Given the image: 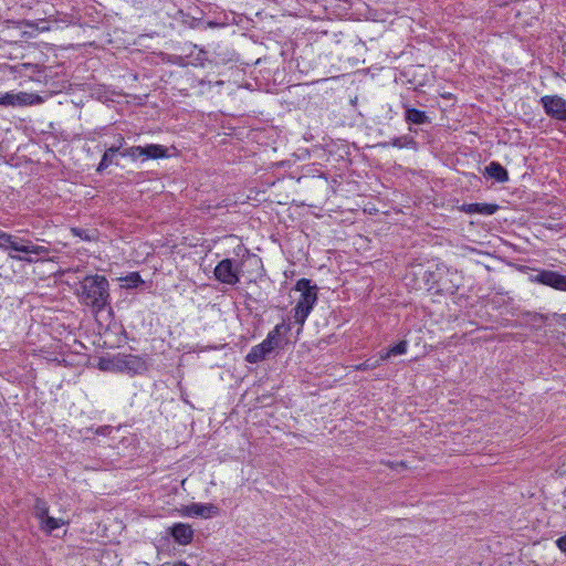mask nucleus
<instances>
[{"mask_svg": "<svg viewBox=\"0 0 566 566\" xmlns=\"http://www.w3.org/2000/svg\"><path fill=\"white\" fill-rule=\"evenodd\" d=\"M532 281L557 291L566 292V275L556 271L541 270L532 276Z\"/></svg>", "mask_w": 566, "mask_h": 566, "instance_id": "obj_7", "label": "nucleus"}, {"mask_svg": "<svg viewBox=\"0 0 566 566\" xmlns=\"http://www.w3.org/2000/svg\"><path fill=\"white\" fill-rule=\"evenodd\" d=\"M241 262L237 263L232 259L221 260L214 268L216 279L228 285H235L240 281Z\"/></svg>", "mask_w": 566, "mask_h": 566, "instance_id": "obj_4", "label": "nucleus"}, {"mask_svg": "<svg viewBox=\"0 0 566 566\" xmlns=\"http://www.w3.org/2000/svg\"><path fill=\"white\" fill-rule=\"evenodd\" d=\"M249 259H250L251 261H254L255 263H259V262H260V260H259L255 255L249 256Z\"/></svg>", "mask_w": 566, "mask_h": 566, "instance_id": "obj_29", "label": "nucleus"}, {"mask_svg": "<svg viewBox=\"0 0 566 566\" xmlns=\"http://www.w3.org/2000/svg\"><path fill=\"white\" fill-rule=\"evenodd\" d=\"M273 336L266 337L261 344L253 346L245 356L250 364H256L266 359L276 348L277 343L272 342Z\"/></svg>", "mask_w": 566, "mask_h": 566, "instance_id": "obj_8", "label": "nucleus"}, {"mask_svg": "<svg viewBox=\"0 0 566 566\" xmlns=\"http://www.w3.org/2000/svg\"><path fill=\"white\" fill-rule=\"evenodd\" d=\"M124 144V137H120V145L112 146L102 156V159L97 166V171L101 172L105 170L112 163L114 155L120 149Z\"/></svg>", "mask_w": 566, "mask_h": 566, "instance_id": "obj_15", "label": "nucleus"}, {"mask_svg": "<svg viewBox=\"0 0 566 566\" xmlns=\"http://www.w3.org/2000/svg\"><path fill=\"white\" fill-rule=\"evenodd\" d=\"M20 103V96L13 94H4L0 96V105H15Z\"/></svg>", "mask_w": 566, "mask_h": 566, "instance_id": "obj_25", "label": "nucleus"}, {"mask_svg": "<svg viewBox=\"0 0 566 566\" xmlns=\"http://www.w3.org/2000/svg\"><path fill=\"white\" fill-rule=\"evenodd\" d=\"M389 465H390V468H397V467H405V463L403 462L390 463Z\"/></svg>", "mask_w": 566, "mask_h": 566, "instance_id": "obj_28", "label": "nucleus"}, {"mask_svg": "<svg viewBox=\"0 0 566 566\" xmlns=\"http://www.w3.org/2000/svg\"><path fill=\"white\" fill-rule=\"evenodd\" d=\"M384 361L381 355L378 358H368L364 363L357 365V370H371L378 367Z\"/></svg>", "mask_w": 566, "mask_h": 566, "instance_id": "obj_23", "label": "nucleus"}, {"mask_svg": "<svg viewBox=\"0 0 566 566\" xmlns=\"http://www.w3.org/2000/svg\"><path fill=\"white\" fill-rule=\"evenodd\" d=\"M167 157V148L157 145V144H149L146 146H143V158L144 159H158Z\"/></svg>", "mask_w": 566, "mask_h": 566, "instance_id": "obj_14", "label": "nucleus"}, {"mask_svg": "<svg viewBox=\"0 0 566 566\" xmlns=\"http://www.w3.org/2000/svg\"><path fill=\"white\" fill-rule=\"evenodd\" d=\"M497 209L499 206L493 203H468L461 207V210L469 214L479 213L484 216H491L495 213Z\"/></svg>", "mask_w": 566, "mask_h": 566, "instance_id": "obj_12", "label": "nucleus"}, {"mask_svg": "<svg viewBox=\"0 0 566 566\" xmlns=\"http://www.w3.org/2000/svg\"><path fill=\"white\" fill-rule=\"evenodd\" d=\"M175 566H188V565H186V564H184V563H179V564H177V565H175Z\"/></svg>", "mask_w": 566, "mask_h": 566, "instance_id": "obj_32", "label": "nucleus"}, {"mask_svg": "<svg viewBox=\"0 0 566 566\" xmlns=\"http://www.w3.org/2000/svg\"><path fill=\"white\" fill-rule=\"evenodd\" d=\"M389 145L397 147V148L411 147V146L413 147V146H416V142L412 137L405 135V136L396 137L391 142L381 144V146H384V147L389 146Z\"/></svg>", "mask_w": 566, "mask_h": 566, "instance_id": "obj_19", "label": "nucleus"}, {"mask_svg": "<svg viewBox=\"0 0 566 566\" xmlns=\"http://www.w3.org/2000/svg\"><path fill=\"white\" fill-rule=\"evenodd\" d=\"M184 514L188 516H200L209 518L219 514L218 506L213 504L191 503L184 507Z\"/></svg>", "mask_w": 566, "mask_h": 566, "instance_id": "obj_9", "label": "nucleus"}, {"mask_svg": "<svg viewBox=\"0 0 566 566\" xmlns=\"http://www.w3.org/2000/svg\"><path fill=\"white\" fill-rule=\"evenodd\" d=\"M405 108V120L410 125H424L430 124L431 120L426 112L410 107L408 105Z\"/></svg>", "mask_w": 566, "mask_h": 566, "instance_id": "obj_11", "label": "nucleus"}, {"mask_svg": "<svg viewBox=\"0 0 566 566\" xmlns=\"http://www.w3.org/2000/svg\"><path fill=\"white\" fill-rule=\"evenodd\" d=\"M170 535L180 545H188L193 538V531L190 525L176 523L170 527Z\"/></svg>", "mask_w": 566, "mask_h": 566, "instance_id": "obj_10", "label": "nucleus"}, {"mask_svg": "<svg viewBox=\"0 0 566 566\" xmlns=\"http://www.w3.org/2000/svg\"><path fill=\"white\" fill-rule=\"evenodd\" d=\"M64 524H66V521L48 515L46 517L42 518V521H40V528L43 532L51 534L54 530L61 527Z\"/></svg>", "mask_w": 566, "mask_h": 566, "instance_id": "obj_18", "label": "nucleus"}, {"mask_svg": "<svg viewBox=\"0 0 566 566\" xmlns=\"http://www.w3.org/2000/svg\"><path fill=\"white\" fill-rule=\"evenodd\" d=\"M120 135L118 136V140H117V144L120 145Z\"/></svg>", "mask_w": 566, "mask_h": 566, "instance_id": "obj_33", "label": "nucleus"}, {"mask_svg": "<svg viewBox=\"0 0 566 566\" xmlns=\"http://www.w3.org/2000/svg\"><path fill=\"white\" fill-rule=\"evenodd\" d=\"M123 157H129L132 159H137L139 157H143V146H132L120 154Z\"/></svg>", "mask_w": 566, "mask_h": 566, "instance_id": "obj_24", "label": "nucleus"}, {"mask_svg": "<svg viewBox=\"0 0 566 566\" xmlns=\"http://www.w3.org/2000/svg\"><path fill=\"white\" fill-rule=\"evenodd\" d=\"M15 237L0 229V249L8 252V254L12 253L13 250H21L17 247Z\"/></svg>", "mask_w": 566, "mask_h": 566, "instance_id": "obj_16", "label": "nucleus"}, {"mask_svg": "<svg viewBox=\"0 0 566 566\" xmlns=\"http://www.w3.org/2000/svg\"><path fill=\"white\" fill-rule=\"evenodd\" d=\"M208 25H209V27H216V25H217V23H214V22H208Z\"/></svg>", "mask_w": 566, "mask_h": 566, "instance_id": "obj_31", "label": "nucleus"}, {"mask_svg": "<svg viewBox=\"0 0 566 566\" xmlns=\"http://www.w3.org/2000/svg\"><path fill=\"white\" fill-rule=\"evenodd\" d=\"M556 545L563 553H566V534L556 539Z\"/></svg>", "mask_w": 566, "mask_h": 566, "instance_id": "obj_27", "label": "nucleus"}, {"mask_svg": "<svg viewBox=\"0 0 566 566\" xmlns=\"http://www.w3.org/2000/svg\"><path fill=\"white\" fill-rule=\"evenodd\" d=\"M559 317H560V319H562L563 322H566V313H565V314H562Z\"/></svg>", "mask_w": 566, "mask_h": 566, "instance_id": "obj_30", "label": "nucleus"}, {"mask_svg": "<svg viewBox=\"0 0 566 566\" xmlns=\"http://www.w3.org/2000/svg\"><path fill=\"white\" fill-rule=\"evenodd\" d=\"M295 290L301 292V296L294 307V321L303 327L317 301V287L311 285L310 280L301 279L296 282Z\"/></svg>", "mask_w": 566, "mask_h": 566, "instance_id": "obj_2", "label": "nucleus"}, {"mask_svg": "<svg viewBox=\"0 0 566 566\" xmlns=\"http://www.w3.org/2000/svg\"><path fill=\"white\" fill-rule=\"evenodd\" d=\"M120 281L123 282L122 287L124 289H135L139 284L144 283L143 279L137 272H132L125 277H120Z\"/></svg>", "mask_w": 566, "mask_h": 566, "instance_id": "obj_21", "label": "nucleus"}, {"mask_svg": "<svg viewBox=\"0 0 566 566\" xmlns=\"http://www.w3.org/2000/svg\"><path fill=\"white\" fill-rule=\"evenodd\" d=\"M114 364L118 370L132 375L143 374L148 369L147 358L137 355L118 354Z\"/></svg>", "mask_w": 566, "mask_h": 566, "instance_id": "obj_5", "label": "nucleus"}, {"mask_svg": "<svg viewBox=\"0 0 566 566\" xmlns=\"http://www.w3.org/2000/svg\"><path fill=\"white\" fill-rule=\"evenodd\" d=\"M17 247L21 250H13V252L22 253V254H13L9 253V258L12 260L25 262V263H34L35 259L31 256V254L35 255H46L50 252V249L44 245L34 244L31 240L25 238L15 237Z\"/></svg>", "mask_w": 566, "mask_h": 566, "instance_id": "obj_3", "label": "nucleus"}, {"mask_svg": "<svg viewBox=\"0 0 566 566\" xmlns=\"http://www.w3.org/2000/svg\"><path fill=\"white\" fill-rule=\"evenodd\" d=\"M78 302L99 313L111 304L109 283L104 275H86L75 289Z\"/></svg>", "mask_w": 566, "mask_h": 566, "instance_id": "obj_1", "label": "nucleus"}, {"mask_svg": "<svg viewBox=\"0 0 566 566\" xmlns=\"http://www.w3.org/2000/svg\"><path fill=\"white\" fill-rule=\"evenodd\" d=\"M541 104L547 116L566 122V99L559 95H545L541 98Z\"/></svg>", "mask_w": 566, "mask_h": 566, "instance_id": "obj_6", "label": "nucleus"}, {"mask_svg": "<svg viewBox=\"0 0 566 566\" xmlns=\"http://www.w3.org/2000/svg\"><path fill=\"white\" fill-rule=\"evenodd\" d=\"M71 231L75 237H78L82 240L91 241L94 239V235L91 234L87 230L81 228H72Z\"/></svg>", "mask_w": 566, "mask_h": 566, "instance_id": "obj_26", "label": "nucleus"}, {"mask_svg": "<svg viewBox=\"0 0 566 566\" xmlns=\"http://www.w3.org/2000/svg\"><path fill=\"white\" fill-rule=\"evenodd\" d=\"M290 331H291V325L282 322V323L275 325V327L269 332L266 337L273 336L272 342L277 343V346L280 347L282 344L283 336L286 335Z\"/></svg>", "mask_w": 566, "mask_h": 566, "instance_id": "obj_17", "label": "nucleus"}, {"mask_svg": "<svg viewBox=\"0 0 566 566\" xmlns=\"http://www.w3.org/2000/svg\"><path fill=\"white\" fill-rule=\"evenodd\" d=\"M33 515L39 521H42V518H44L49 515V505L43 499H40V497L35 499V502L33 505Z\"/></svg>", "mask_w": 566, "mask_h": 566, "instance_id": "obj_20", "label": "nucleus"}, {"mask_svg": "<svg viewBox=\"0 0 566 566\" xmlns=\"http://www.w3.org/2000/svg\"><path fill=\"white\" fill-rule=\"evenodd\" d=\"M485 175L497 182H505L509 180L506 169L497 161H492L485 167Z\"/></svg>", "mask_w": 566, "mask_h": 566, "instance_id": "obj_13", "label": "nucleus"}, {"mask_svg": "<svg viewBox=\"0 0 566 566\" xmlns=\"http://www.w3.org/2000/svg\"><path fill=\"white\" fill-rule=\"evenodd\" d=\"M407 352V342L401 340L395 346L388 348L385 353H381V357L384 360L388 359L391 356L402 355Z\"/></svg>", "mask_w": 566, "mask_h": 566, "instance_id": "obj_22", "label": "nucleus"}]
</instances>
